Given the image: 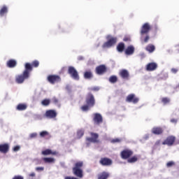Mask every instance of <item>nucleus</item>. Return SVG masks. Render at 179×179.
Wrapping results in <instances>:
<instances>
[{
    "mask_svg": "<svg viewBox=\"0 0 179 179\" xmlns=\"http://www.w3.org/2000/svg\"><path fill=\"white\" fill-rule=\"evenodd\" d=\"M160 140H157L155 143V146H159L160 145Z\"/></svg>",
    "mask_w": 179,
    "mask_h": 179,
    "instance_id": "47",
    "label": "nucleus"
},
{
    "mask_svg": "<svg viewBox=\"0 0 179 179\" xmlns=\"http://www.w3.org/2000/svg\"><path fill=\"white\" fill-rule=\"evenodd\" d=\"M29 177H36V173H34V172L30 173Z\"/></svg>",
    "mask_w": 179,
    "mask_h": 179,
    "instance_id": "48",
    "label": "nucleus"
},
{
    "mask_svg": "<svg viewBox=\"0 0 179 179\" xmlns=\"http://www.w3.org/2000/svg\"><path fill=\"white\" fill-rule=\"evenodd\" d=\"M129 40L130 39L128 37H124V39H123L124 41H129Z\"/></svg>",
    "mask_w": 179,
    "mask_h": 179,
    "instance_id": "49",
    "label": "nucleus"
},
{
    "mask_svg": "<svg viewBox=\"0 0 179 179\" xmlns=\"http://www.w3.org/2000/svg\"><path fill=\"white\" fill-rule=\"evenodd\" d=\"M109 176L108 173L103 171L98 175V179H108Z\"/></svg>",
    "mask_w": 179,
    "mask_h": 179,
    "instance_id": "24",
    "label": "nucleus"
},
{
    "mask_svg": "<svg viewBox=\"0 0 179 179\" xmlns=\"http://www.w3.org/2000/svg\"><path fill=\"white\" fill-rule=\"evenodd\" d=\"M99 164L108 167L113 164V159L108 157H101L99 160Z\"/></svg>",
    "mask_w": 179,
    "mask_h": 179,
    "instance_id": "11",
    "label": "nucleus"
},
{
    "mask_svg": "<svg viewBox=\"0 0 179 179\" xmlns=\"http://www.w3.org/2000/svg\"><path fill=\"white\" fill-rule=\"evenodd\" d=\"M134 52H135V48L134 47V45L128 46L124 51V54L126 55H132Z\"/></svg>",
    "mask_w": 179,
    "mask_h": 179,
    "instance_id": "21",
    "label": "nucleus"
},
{
    "mask_svg": "<svg viewBox=\"0 0 179 179\" xmlns=\"http://www.w3.org/2000/svg\"><path fill=\"white\" fill-rule=\"evenodd\" d=\"M9 145L8 143L0 144V153H8L9 152Z\"/></svg>",
    "mask_w": 179,
    "mask_h": 179,
    "instance_id": "19",
    "label": "nucleus"
},
{
    "mask_svg": "<svg viewBox=\"0 0 179 179\" xmlns=\"http://www.w3.org/2000/svg\"><path fill=\"white\" fill-rule=\"evenodd\" d=\"M57 115H58L57 110H52V109L46 110L44 114V117H45V118H48L50 120L57 118Z\"/></svg>",
    "mask_w": 179,
    "mask_h": 179,
    "instance_id": "8",
    "label": "nucleus"
},
{
    "mask_svg": "<svg viewBox=\"0 0 179 179\" xmlns=\"http://www.w3.org/2000/svg\"><path fill=\"white\" fill-rule=\"evenodd\" d=\"M150 39V36H149V35H146V36L143 39V42L148 43V41H149Z\"/></svg>",
    "mask_w": 179,
    "mask_h": 179,
    "instance_id": "41",
    "label": "nucleus"
},
{
    "mask_svg": "<svg viewBox=\"0 0 179 179\" xmlns=\"http://www.w3.org/2000/svg\"><path fill=\"white\" fill-rule=\"evenodd\" d=\"M173 166H176V162H174V161H170L166 163V167L168 168L173 167Z\"/></svg>",
    "mask_w": 179,
    "mask_h": 179,
    "instance_id": "36",
    "label": "nucleus"
},
{
    "mask_svg": "<svg viewBox=\"0 0 179 179\" xmlns=\"http://www.w3.org/2000/svg\"><path fill=\"white\" fill-rule=\"evenodd\" d=\"M44 163H55V159L51 157L43 158Z\"/></svg>",
    "mask_w": 179,
    "mask_h": 179,
    "instance_id": "30",
    "label": "nucleus"
},
{
    "mask_svg": "<svg viewBox=\"0 0 179 179\" xmlns=\"http://www.w3.org/2000/svg\"><path fill=\"white\" fill-rule=\"evenodd\" d=\"M111 143H121V142H122V138H113L110 141Z\"/></svg>",
    "mask_w": 179,
    "mask_h": 179,
    "instance_id": "35",
    "label": "nucleus"
},
{
    "mask_svg": "<svg viewBox=\"0 0 179 179\" xmlns=\"http://www.w3.org/2000/svg\"><path fill=\"white\" fill-rule=\"evenodd\" d=\"M146 51L150 53L154 52L155 50H156V47L154 45L149 44L145 48Z\"/></svg>",
    "mask_w": 179,
    "mask_h": 179,
    "instance_id": "25",
    "label": "nucleus"
},
{
    "mask_svg": "<svg viewBox=\"0 0 179 179\" xmlns=\"http://www.w3.org/2000/svg\"><path fill=\"white\" fill-rule=\"evenodd\" d=\"M83 167V162H78L75 164L74 167L73 168V173L74 176L78 177V178H83V170L82 168Z\"/></svg>",
    "mask_w": 179,
    "mask_h": 179,
    "instance_id": "3",
    "label": "nucleus"
},
{
    "mask_svg": "<svg viewBox=\"0 0 179 179\" xmlns=\"http://www.w3.org/2000/svg\"><path fill=\"white\" fill-rule=\"evenodd\" d=\"M162 103L166 106V104H169L171 101L170 98L169 97H163L161 99Z\"/></svg>",
    "mask_w": 179,
    "mask_h": 179,
    "instance_id": "32",
    "label": "nucleus"
},
{
    "mask_svg": "<svg viewBox=\"0 0 179 179\" xmlns=\"http://www.w3.org/2000/svg\"><path fill=\"white\" fill-rule=\"evenodd\" d=\"M30 139H34V138H37V133H32L29 135Z\"/></svg>",
    "mask_w": 179,
    "mask_h": 179,
    "instance_id": "39",
    "label": "nucleus"
},
{
    "mask_svg": "<svg viewBox=\"0 0 179 179\" xmlns=\"http://www.w3.org/2000/svg\"><path fill=\"white\" fill-rule=\"evenodd\" d=\"M41 155L43 156H48L50 155H52V156H56V155H58V152H57V151H52L50 149H46L41 152Z\"/></svg>",
    "mask_w": 179,
    "mask_h": 179,
    "instance_id": "20",
    "label": "nucleus"
},
{
    "mask_svg": "<svg viewBox=\"0 0 179 179\" xmlns=\"http://www.w3.org/2000/svg\"><path fill=\"white\" fill-rule=\"evenodd\" d=\"M52 101H53V103H54L55 104H57V103H58V99L54 97V98L52 99Z\"/></svg>",
    "mask_w": 179,
    "mask_h": 179,
    "instance_id": "45",
    "label": "nucleus"
},
{
    "mask_svg": "<svg viewBox=\"0 0 179 179\" xmlns=\"http://www.w3.org/2000/svg\"><path fill=\"white\" fill-rule=\"evenodd\" d=\"M8 13V6H3L0 10V16H5Z\"/></svg>",
    "mask_w": 179,
    "mask_h": 179,
    "instance_id": "27",
    "label": "nucleus"
},
{
    "mask_svg": "<svg viewBox=\"0 0 179 179\" xmlns=\"http://www.w3.org/2000/svg\"><path fill=\"white\" fill-rule=\"evenodd\" d=\"M62 71H65V68H63V69H62Z\"/></svg>",
    "mask_w": 179,
    "mask_h": 179,
    "instance_id": "51",
    "label": "nucleus"
},
{
    "mask_svg": "<svg viewBox=\"0 0 179 179\" xmlns=\"http://www.w3.org/2000/svg\"><path fill=\"white\" fill-rule=\"evenodd\" d=\"M146 71L148 72H152L157 69V64L155 62L148 63L145 67Z\"/></svg>",
    "mask_w": 179,
    "mask_h": 179,
    "instance_id": "17",
    "label": "nucleus"
},
{
    "mask_svg": "<svg viewBox=\"0 0 179 179\" xmlns=\"http://www.w3.org/2000/svg\"><path fill=\"white\" fill-rule=\"evenodd\" d=\"M90 135L91 137H87L86 138L87 142H91L92 143H99V142H100L99 140V134L90 132Z\"/></svg>",
    "mask_w": 179,
    "mask_h": 179,
    "instance_id": "7",
    "label": "nucleus"
},
{
    "mask_svg": "<svg viewBox=\"0 0 179 179\" xmlns=\"http://www.w3.org/2000/svg\"><path fill=\"white\" fill-rule=\"evenodd\" d=\"M27 109V104L26 103H19L17 107H16V110H17V111H24V110Z\"/></svg>",
    "mask_w": 179,
    "mask_h": 179,
    "instance_id": "23",
    "label": "nucleus"
},
{
    "mask_svg": "<svg viewBox=\"0 0 179 179\" xmlns=\"http://www.w3.org/2000/svg\"><path fill=\"white\" fill-rule=\"evenodd\" d=\"M85 105L81 106L82 111H89L92 107H94L96 104V99H94V95L92 92H89L85 98Z\"/></svg>",
    "mask_w": 179,
    "mask_h": 179,
    "instance_id": "2",
    "label": "nucleus"
},
{
    "mask_svg": "<svg viewBox=\"0 0 179 179\" xmlns=\"http://www.w3.org/2000/svg\"><path fill=\"white\" fill-rule=\"evenodd\" d=\"M93 115V121L95 125H100V124H103V116H101V114L94 113Z\"/></svg>",
    "mask_w": 179,
    "mask_h": 179,
    "instance_id": "14",
    "label": "nucleus"
},
{
    "mask_svg": "<svg viewBox=\"0 0 179 179\" xmlns=\"http://www.w3.org/2000/svg\"><path fill=\"white\" fill-rule=\"evenodd\" d=\"M117 50L119 52H122L125 50V44L124 43H118L117 46Z\"/></svg>",
    "mask_w": 179,
    "mask_h": 179,
    "instance_id": "26",
    "label": "nucleus"
},
{
    "mask_svg": "<svg viewBox=\"0 0 179 179\" xmlns=\"http://www.w3.org/2000/svg\"><path fill=\"white\" fill-rule=\"evenodd\" d=\"M136 162H138V156H136V155L129 157L127 159L128 163H136Z\"/></svg>",
    "mask_w": 179,
    "mask_h": 179,
    "instance_id": "29",
    "label": "nucleus"
},
{
    "mask_svg": "<svg viewBox=\"0 0 179 179\" xmlns=\"http://www.w3.org/2000/svg\"><path fill=\"white\" fill-rule=\"evenodd\" d=\"M126 101L127 103H133L134 104H136L139 101V98L135 96V94H130L126 98Z\"/></svg>",
    "mask_w": 179,
    "mask_h": 179,
    "instance_id": "13",
    "label": "nucleus"
},
{
    "mask_svg": "<svg viewBox=\"0 0 179 179\" xmlns=\"http://www.w3.org/2000/svg\"><path fill=\"white\" fill-rule=\"evenodd\" d=\"M171 72H172V73H177V72H178V69L173 68L171 69Z\"/></svg>",
    "mask_w": 179,
    "mask_h": 179,
    "instance_id": "44",
    "label": "nucleus"
},
{
    "mask_svg": "<svg viewBox=\"0 0 179 179\" xmlns=\"http://www.w3.org/2000/svg\"><path fill=\"white\" fill-rule=\"evenodd\" d=\"M13 152H19L20 150V146L16 145L13 149Z\"/></svg>",
    "mask_w": 179,
    "mask_h": 179,
    "instance_id": "40",
    "label": "nucleus"
},
{
    "mask_svg": "<svg viewBox=\"0 0 179 179\" xmlns=\"http://www.w3.org/2000/svg\"><path fill=\"white\" fill-rule=\"evenodd\" d=\"M12 179H24L22 176H15Z\"/></svg>",
    "mask_w": 179,
    "mask_h": 179,
    "instance_id": "43",
    "label": "nucleus"
},
{
    "mask_svg": "<svg viewBox=\"0 0 179 179\" xmlns=\"http://www.w3.org/2000/svg\"><path fill=\"white\" fill-rule=\"evenodd\" d=\"M36 171H44V167L41 166V167H36Z\"/></svg>",
    "mask_w": 179,
    "mask_h": 179,
    "instance_id": "42",
    "label": "nucleus"
},
{
    "mask_svg": "<svg viewBox=\"0 0 179 179\" xmlns=\"http://www.w3.org/2000/svg\"><path fill=\"white\" fill-rule=\"evenodd\" d=\"M119 76L124 80H129V71L127 69H122L119 71Z\"/></svg>",
    "mask_w": 179,
    "mask_h": 179,
    "instance_id": "15",
    "label": "nucleus"
},
{
    "mask_svg": "<svg viewBox=\"0 0 179 179\" xmlns=\"http://www.w3.org/2000/svg\"><path fill=\"white\" fill-rule=\"evenodd\" d=\"M50 136V133H48V131H43L40 133L41 138H45V136Z\"/></svg>",
    "mask_w": 179,
    "mask_h": 179,
    "instance_id": "34",
    "label": "nucleus"
},
{
    "mask_svg": "<svg viewBox=\"0 0 179 179\" xmlns=\"http://www.w3.org/2000/svg\"><path fill=\"white\" fill-rule=\"evenodd\" d=\"M95 72L96 75H104L107 72V66L104 64H101L96 67Z\"/></svg>",
    "mask_w": 179,
    "mask_h": 179,
    "instance_id": "12",
    "label": "nucleus"
},
{
    "mask_svg": "<svg viewBox=\"0 0 179 179\" xmlns=\"http://www.w3.org/2000/svg\"><path fill=\"white\" fill-rule=\"evenodd\" d=\"M171 122H172L173 124H177V119H171Z\"/></svg>",
    "mask_w": 179,
    "mask_h": 179,
    "instance_id": "46",
    "label": "nucleus"
},
{
    "mask_svg": "<svg viewBox=\"0 0 179 179\" xmlns=\"http://www.w3.org/2000/svg\"><path fill=\"white\" fill-rule=\"evenodd\" d=\"M107 40L108 41L103 44V48H111V47H113V45H115V44H117V37L108 36Z\"/></svg>",
    "mask_w": 179,
    "mask_h": 179,
    "instance_id": "4",
    "label": "nucleus"
},
{
    "mask_svg": "<svg viewBox=\"0 0 179 179\" xmlns=\"http://www.w3.org/2000/svg\"><path fill=\"white\" fill-rule=\"evenodd\" d=\"M134 155V151L129 149H124L120 152V157L127 160Z\"/></svg>",
    "mask_w": 179,
    "mask_h": 179,
    "instance_id": "6",
    "label": "nucleus"
},
{
    "mask_svg": "<svg viewBox=\"0 0 179 179\" xmlns=\"http://www.w3.org/2000/svg\"><path fill=\"white\" fill-rule=\"evenodd\" d=\"M151 132L154 135H163L164 130L160 127H155L152 129Z\"/></svg>",
    "mask_w": 179,
    "mask_h": 179,
    "instance_id": "18",
    "label": "nucleus"
},
{
    "mask_svg": "<svg viewBox=\"0 0 179 179\" xmlns=\"http://www.w3.org/2000/svg\"><path fill=\"white\" fill-rule=\"evenodd\" d=\"M48 82H49V83H51V85H55V83L61 82V77L57 75H49L48 76Z\"/></svg>",
    "mask_w": 179,
    "mask_h": 179,
    "instance_id": "9",
    "label": "nucleus"
},
{
    "mask_svg": "<svg viewBox=\"0 0 179 179\" xmlns=\"http://www.w3.org/2000/svg\"><path fill=\"white\" fill-rule=\"evenodd\" d=\"M109 82L110 83H117V82H118V78L117 76H111L109 78Z\"/></svg>",
    "mask_w": 179,
    "mask_h": 179,
    "instance_id": "31",
    "label": "nucleus"
},
{
    "mask_svg": "<svg viewBox=\"0 0 179 179\" xmlns=\"http://www.w3.org/2000/svg\"><path fill=\"white\" fill-rule=\"evenodd\" d=\"M83 135H85V133L82 130H79L77 132V136H78L79 138H82V136H83Z\"/></svg>",
    "mask_w": 179,
    "mask_h": 179,
    "instance_id": "37",
    "label": "nucleus"
},
{
    "mask_svg": "<svg viewBox=\"0 0 179 179\" xmlns=\"http://www.w3.org/2000/svg\"><path fill=\"white\" fill-rule=\"evenodd\" d=\"M89 90H91V92H99V90H100V88L99 87H94L90 88Z\"/></svg>",
    "mask_w": 179,
    "mask_h": 179,
    "instance_id": "38",
    "label": "nucleus"
},
{
    "mask_svg": "<svg viewBox=\"0 0 179 179\" xmlns=\"http://www.w3.org/2000/svg\"><path fill=\"white\" fill-rule=\"evenodd\" d=\"M150 24H149V23L146 22L145 23L141 29V35L143 36V34H148V33H149V31H150Z\"/></svg>",
    "mask_w": 179,
    "mask_h": 179,
    "instance_id": "16",
    "label": "nucleus"
},
{
    "mask_svg": "<svg viewBox=\"0 0 179 179\" xmlns=\"http://www.w3.org/2000/svg\"><path fill=\"white\" fill-rule=\"evenodd\" d=\"M40 65V62L38 60H34L30 63H25L24 64V70L22 72V74L17 75L15 77V82L20 85L26 80V79H29L30 78V72L33 71V68H38Z\"/></svg>",
    "mask_w": 179,
    "mask_h": 179,
    "instance_id": "1",
    "label": "nucleus"
},
{
    "mask_svg": "<svg viewBox=\"0 0 179 179\" xmlns=\"http://www.w3.org/2000/svg\"><path fill=\"white\" fill-rule=\"evenodd\" d=\"M78 59H79L80 61H82V59H83V57H78Z\"/></svg>",
    "mask_w": 179,
    "mask_h": 179,
    "instance_id": "50",
    "label": "nucleus"
},
{
    "mask_svg": "<svg viewBox=\"0 0 179 179\" xmlns=\"http://www.w3.org/2000/svg\"><path fill=\"white\" fill-rule=\"evenodd\" d=\"M50 103H51V101L50 99H43L41 101L42 106H50Z\"/></svg>",
    "mask_w": 179,
    "mask_h": 179,
    "instance_id": "33",
    "label": "nucleus"
},
{
    "mask_svg": "<svg viewBox=\"0 0 179 179\" xmlns=\"http://www.w3.org/2000/svg\"><path fill=\"white\" fill-rule=\"evenodd\" d=\"M176 136H169L162 142V145H167V146H173L176 143Z\"/></svg>",
    "mask_w": 179,
    "mask_h": 179,
    "instance_id": "10",
    "label": "nucleus"
},
{
    "mask_svg": "<svg viewBox=\"0 0 179 179\" xmlns=\"http://www.w3.org/2000/svg\"><path fill=\"white\" fill-rule=\"evenodd\" d=\"M85 79H92L93 78V73L91 71H85L84 73Z\"/></svg>",
    "mask_w": 179,
    "mask_h": 179,
    "instance_id": "28",
    "label": "nucleus"
},
{
    "mask_svg": "<svg viewBox=\"0 0 179 179\" xmlns=\"http://www.w3.org/2000/svg\"><path fill=\"white\" fill-rule=\"evenodd\" d=\"M16 65H17V62L13 59H9L6 63L8 68H15Z\"/></svg>",
    "mask_w": 179,
    "mask_h": 179,
    "instance_id": "22",
    "label": "nucleus"
},
{
    "mask_svg": "<svg viewBox=\"0 0 179 179\" xmlns=\"http://www.w3.org/2000/svg\"><path fill=\"white\" fill-rule=\"evenodd\" d=\"M68 73L74 80H79V73L73 66H69Z\"/></svg>",
    "mask_w": 179,
    "mask_h": 179,
    "instance_id": "5",
    "label": "nucleus"
}]
</instances>
